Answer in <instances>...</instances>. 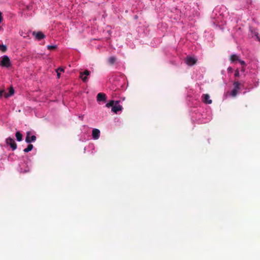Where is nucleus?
Returning a JSON list of instances; mask_svg holds the SVG:
<instances>
[{
    "label": "nucleus",
    "mask_w": 260,
    "mask_h": 260,
    "mask_svg": "<svg viewBox=\"0 0 260 260\" xmlns=\"http://www.w3.org/2000/svg\"><path fill=\"white\" fill-rule=\"evenodd\" d=\"M12 66L11 61L9 56L3 55L0 57V66L4 68H10Z\"/></svg>",
    "instance_id": "1"
},
{
    "label": "nucleus",
    "mask_w": 260,
    "mask_h": 260,
    "mask_svg": "<svg viewBox=\"0 0 260 260\" xmlns=\"http://www.w3.org/2000/svg\"><path fill=\"white\" fill-rule=\"evenodd\" d=\"M31 132L30 131L27 132L26 137L25 138V142L27 143H29L31 142H34L36 140V137L35 135H31Z\"/></svg>",
    "instance_id": "2"
},
{
    "label": "nucleus",
    "mask_w": 260,
    "mask_h": 260,
    "mask_svg": "<svg viewBox=\"0 0 260 260\" xmlns=\"http://www.w3.org/2000/svg\"><path fill=\"white\" fill-rule=\"evenodd\" d=\"M119 101H115V104L112 107V111L115 113H117L118 111H120L122 109V107L121 105H119Z\"/></svg>",
    "instance_id": "3"
},
{
    "label": "nucleus",
    "mask_w": 260,
    "mask_h": 260,
    "mask_svg": "<svg viewBox=\"0 0 260 260\" xmlns=\"http://www.w3.org/2000/svg\"><path fill=\"white\" fill-rule=\"evenodd\" d=\"M90 74V72L86 70L83 72L80 73V78L82 80L83 82H86L87 80V76Z\"/></svg>",
    "instance_id": "4"
},
{
    "label": "nucleus",
    "mask_w": 260,
    "mask_h": 260,
    "mask_svg": "<svg viewBox=\"0 0 260 260\" xmlns=\"http://www.w3.org/2000/svg\"><path fill=\"white\" fill-rule=\"evenodd\" d=\"M6 143L9 145L13 150H15L17 148V144L15 143L14 140L11 138H8L6 139Z\"/></svg>",
    "instance_id": "5"
},
{
    "label": "nucleus",
    "mask_w": 260,
    "mask_h": 260,
    "mask_svg": "<svg viewBox=\"0 0 260 260\" xmlns=\"http://www.w3.org/2000/svg\"><path fill=\"white\" fill-rule=\"evenodd\" d=\"M185 62L188 66H191L196 63L197 59L194 57L187 56L185 59Z\"/></svg>",
    "instance_id": "6"
},
{
    "label": "nucleus",
    "mask_w": 260,
    "mask_h": 260,
    "mask_svg": "<svg viewBox=\"0 0 260 260\" xmlns=\"http://www.w3.org/2000/svg\"><path fill=\"white\" fill-rule=\"evenodd\" d=\"M100 135V131L99 129L94 128L92 132V136L93 139L97 140L99 138Z\"/></svg>",
    "instance_id": "7"
},
{
    "label": "nucleus",
    "mask_w": 260,
    "mask_h": 260,
    "mask_svg": "<svg viewBox=\"0 0 260 260\" xmlns=\"http://www.w3.org/2000/svg\"><path fill=\"white\" fill-rule=\"evenodd\" d=\"M96 98H97V101L98 102H101V101L105 102L106 100L107 96L105 93L100 92L98 94Z\"/></svg>",
    "instance_id": "8"
},
{
    "label": "nucleus",
    "mask_w": 260,
    "mask_h": 260,
    "mask_svg": "<svg viewBox=\"0 0 260 260\" xmlns=\"http://www.w3.org/2000/svg\"><path fill=\"white\" fill-rule=\"evenodd\" d=\"M32 35L35 36V38L38 40H41V39L45 38V35L41 31L39 32H33Z\"/></svg>",
    "instance_id": "9"
},
{
    "label": "nucleus",
    "mask_w": 260,
    "mask_h": 260,
    "mask_svg": "<svg viewBox=\"0 0 260 260\" xmlns=\"http://www.w3.org/2000/svg\"><path fill=\"white\" fill-rule=\"evenodd\" d=\"M203 102L207 104H210L212 103V101L211 100H210V96L208 94H204L203 95Z\"/></svg>",
    "instance_id": "10"
},
{
    "label": "nucleus",
    "mask_w": 260,
    "mask_h": 260,
    "mask_svg": "<svg viewBox=\"0 0 260 260\" xmlns=\"http://www.w3.org/2000/svg\"><path fill=\"white\" fill-rule=\"evenodd\" d=\"M230 59L231 62H234L236 61H239L240 59V57L236 54H232L230 56Z\"/></svg>",
    "instance_id": "11"
},
{
    "label": "nucleus",
    "mask_w": 260,
    "mask_h": 260,
    "mask_svg": "<svg viewBox=\"0 0 260 260\" xmlns=\"http://www.w3.org/2000/svg\"><path fill=\"white\" fill-rule=\"evenodd\" d=\"M14 93V90L13 87H10L9 89V93H5L4 96L5 98H8L12 95Z\"/></svg>",
    "instance_id": "12"
},
{
    "label": "nucleus",
    "mask_w": 260,
    "mask_h": 260,
    "mask_svg": "<svg viewBox=\"0 0 260 260\" xmlns=\"http://www.w3.org/2000/svg\"><path fill=\"white\" fill-rule=\"evenodd\" d=\"M16 137L17 140L19 142L21 141L22 140V135L19 132L16 133Z\"/></svg>",
    "instance_id": "13"
},
{
    "label": "nucleus",
    "mask_w": 260,
    "mask_h": 260,
    "mask_svg": "<svg viewBox=\"0 0 260 260\" xmlns=\"http://www.w3.org/2000/svg\"><path fill=\"white\" fill-rule=\"evenodd\" d=\"M116 60V58L114 56H111L108 59L109 63L111 64H113L115 62Z\"/></svg>",
    "instance_id": "14"
},
{
    "label": "nucleus",
    "mask_w": 260,
    "mask_h": 260,
    "mask_svg": "<svg viewBox=\"0 0 260 260\" xmlns=\"http://www.w3.org/2000/svg\"><path fill=\"white\" fill-rule=\"evenodd\" d=\"M20 35L22 36L23 38L29 39V38L28 34L27 32L25 33L23 31L20 32Z\"/></svg>",
    "instance_id": "15"
},
{
    "label": "nucleus",
    "mask_w": 260,
    "mask_h": 260,
    "mask_svg": "<svg viewBox=\"0 0 260 260\" xmlns=\"http://www.w3.org/2000/svg\"><path fill=\"white\" fill-rule=\"evenodd\" d=\"M233 85L234 86V89L235 90H236L237 91H238L240 89V83H239V82H238V81L234 82L233 83Z\"/></svg>",
    "instance_id": "16"
},
{
    "label": "nucleus",
    "mask_w": 260,
    "mask_h": 260,
    "mask_svg": "<svg viewBox=\"0 0 260 260\" xmlns=\"http://www.w3.org/2000/svg\"><path fill=\"white\" fill-rule=\"evenodd\" d=\"M32 148H33V145L32 144H29V145H28V146H27V148H26L24 149V152H29L32 149Z\"/></svg>",
    "instance_id": "17"
},
{
    "label": "nucleus",
    "mask_w": 260,
    "mask_h": 260,
    "mask_svg": "<svg viewBox=\"0 0 260 260\" xmlns=\"http://www.w3.org/2000/svg\"><path fill=\"white\" fill-rule=\"evenodd\" d=\"M115 104V101H113V100H111L109 103H108L107 104H106V107H108V108H109L110 107H113L114 105V104Z\"/></svg>",
    "instance_id": "18"
},
{
    "label": "nucleus",
    "mask_w": 260,
    "mask_h": 260,
    "mask_svg": "<svg viewBox=\"0 0 260 260\" xmlns=\"http://www.w3.org/2000/svg\"><path fill=\"white\" fill-rule=\"evenodd\" d=\"M0 50L3 52H5L7 50L6 46L4 45H0Z\"/></svg>",
    "instance_id": "19"
},
{
    "label": "nucleus",
    "mask_w": 260,
    "mask_h": 260,
    "mask_svg": "<svg viewBox=\"0 0 260 260\" xmlns=\"http://www.w3.org/2000/svg\"><path fill=\"white\" fill-rule=\"evenodd\" d=\"M237 93H238V91L233 89L231 92V95L232 96L235 97L237 95Z\"/></svg>",
    "instance_id": "20"
},
{
    "label": "nucleus",
    "mask_w": 260,
    "mask_h": 260,
    "mask_svg": "<svg viewBox=\"0 0 260 260\" xmlns=\"http://www.w3.org/2000/svg\"><path fill=\"white\" fill-rule=\"evenodd\" d=\"M56 48V45H48L47 48L49 50L53 49Z\"/></svg>",
    "instance_id": "21"
},
{
    "label": "nucleus",
    "mask_w": 260,
    "mask_h": 260,
    "mask_svg": "<svg viewBox=\"0 0 260 260\" xmlns=\"http://www.w3.org/2000/svg\"><path fill=\"white\" fill-rule=\"evenodd\" d=\"M239 62L240 63V64L242 66H246V63H245V62L243 60H241L240 59H239Z\"/></svg>",
    "instance_id": "22"
},
{
    "label": "nucleus",
    "mask_w": 260,
    "mask_h": 260,
    "mask_svg": "<svg viewBox=\"0 0 260 260\" xmlns=\"http://www.w3.org/2000/svg\"><path fill=\"white\" fill-rule=\"evenodd\" d=\"M235 77H238L239 76V71L238 70H236L235 71Z\"/></svg>",
    "instance_id": "23"
},
{
    "label": "nucleus",
    "mask_w": 260,
    "mask_h": 260,
    "mask_svg": "<svg viewBox=\"0 0 260 260\" xmlns=\"http://www.w3.org/2000/svg\"><path fill=\"white\" fill-rule=\"evenodd\" d=\"M228 72H231V73H232V72H233V68H231V67H229V68H228Z\"/></svg>",
    "instance_id": "24"
},
{
    "label": "nucleus",
    "mask_w": 260,
    "mask_h": 260,
    "mask_svg": "<svg viewBox=\"0 0 260 260\" xmlns=\"http://www.w3.org/2000/svg\"><path fill=\"white\" fill-rule=\"evenodd\" d=\"M3 93H4V90H0V97L2 96V95L3 94Z\"/></svg>",
    "instance_id": "25"
},
{
    "label": "nucleus",
    "mask_w": 260,
    "mask_h": 260,
    "mask_svg": "<svg viewBox=\"0 0 260 260\" xmlns=\"http://www.w3.org/2000/svg\"><path fill=\"white\" fill-rule=\"evenodd\" d=\"M241 71H242V72H244V71H245V68H244V67H242Z\"/></svg>",
    "instance_id": "26"
},
{
    "label": "nucleus",
    "mask_w": 260,
    "mask_h": 260,
    "mask_svg": "<svg viewBox=\"0 0 260 260\" xmlns=\"http://www.w3.org/2000/svg\"><path fill=\"white\" fill-rule=\"evenodd\" d=\"M57 76H58V78H59L60 77V74L59 73H57Z\"/></svg>",
    "instance_id": "27"
}]
</instances>
